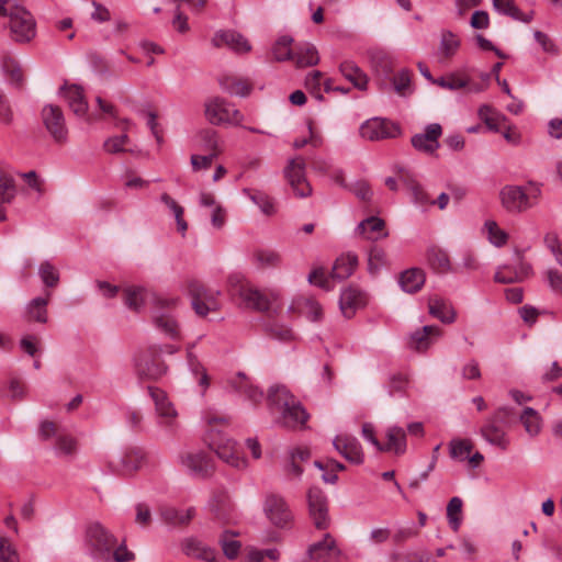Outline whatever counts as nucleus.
<instances>
[{
  "instance_id": "f257e3e1",
  "label": "nucleus",
  "mask_w": 562,
  "mask_h": 562,
  "mask_svg": "<svg viewBox=\"0 0 562 562\" xmlns=\"http://www.w3.org/2000/svg\"><path fill=\"white\" fill-rule=\"evenodd\" d=\"M86 546L89 554L98 561L130 562L135 559L124 542L119 543L117 538L97 521L86 529Z\"/></svg>"
},
{
  "instance_id": "f03ea898",
  "label": "nucleus",
  "mask_w": 562,
  "mask_h": 562,
  "mask_svg": "<svg viewBox=\"0 0 562 562\" xmlns=\"http://www.w3.org/2000/svg\"><path fill=\"white\" fill-rule=\"evenodd\" d=\"M268 405L277 414V424L296 429L305 426L310 415L285 385L276 384L269 389Z\"/></svg>"
},
{
  "instance_id": "7ed1b4c3",
  "label": "nucleus",
  "mask_w": 562,
  "mask_h": 562,
  "mask_svg": "<svg viewBox=\"0 0 562 562\" xmlns=\"http://www.w3.org/2000/svg\"><path fill=\"white\" fill-rule=\"evenodd\" d=\"M181 304L182 300L178 295H153L151 323L159 333L171 340H181L182 338L181 327L175 315Z\"/></svg>"
},
{
  "instance_id": "20e7f679",
  "label": "nucleus",
  "mask_w": 562,
  "mask_h": 562,
  "mask_svg": "<svg viewBox=\"0 0 562 562\" xmlns=\"http://www.w3.org/2000/svg\"><path fill=\"white\" fill-rule=\"evenodd\" d=\"M206 422L210 426L209 431L205 436V441L217 457L228 465L236 469H244L247 465V461L241 457L237 445L231 438H228L221 430L216 429V424H227L226 417H206Z\"/></svg>"
},
{
  "instance_id": "39448f33",
  "label": "nucleus",
  "mask_w": 562,
  "mask_h": 562,
  "mask_svg": "<svg viewBox=\"0 0 562 562\" xmlns=\"http://www.w3.org/2000/svg\"><path fill=\"white\" fill-rule=\"evenodd\" d=\"M541 195V186L529 182L528 186L507 184L499 191L502 206L509 213H522L537 204Z\"/></svg>"
},
{
  "instance_id": "423d86ee",
  "label": "nucleus",
  "mask_w": 562,
  "mask_h": 562,
  "mask_svg": "<svg viewBox=\"0 0 562 562\" xmlns=\"http://www.w3.org/2000/svg\"><path fill=\"white\" fill-rule=\"evenodd\" d=\"M228 288L233 296L240 300L247 308L266 311L269 307L267 296L254 286L244 276L234 273L228 278Z\"/></svg>"
},
{
  "instance_id": "0eeeda50",
  "label": "nucleus",
  "mask_w": 562,
  "mask_h": 562,
  "mask_svg": "<svg viewBox=\"0 0 562 562\" xmlns=\"http://www.w3.org/2000/svg\"><path fill=\"white\" fill-rule=\"evenodd\" d=\"M187 292L191 297V305L194 312L202 317H205L211 312H216L221 308L220 295L217 289L209 288L199 281H189Z\"/></svg>"
},
{
  "instance_id": "6e6552de",
  "label": "nucleus",
  "mask_w": 562,
  "mask_h": 562,
  "mask_svg": "<svg viewBox=\"0 0 562 562\" xmlns=\"http://www.w3.org/2000/svg\"><path fill=\"white\" fill-rule=\"evenodd\" d=\"M206 120L213 125L232 124L240 125L244 115L227 100L221 97H212L204 103Z\"/></svg>"
},
{
  "instance_id": "1a4fd4ad",
  "label": "nucleus",
  "mask_w": 562,
  "mask_h": 562,
  "mask_svg": "<svg viewBox=\"0 0 562 562\" xmlns=\"http://www.w3.org/2000/svg\"><path fill=\"white\" fill-rule=\"evenodd\" d=\"M9 27L13 41L26 43L36 35V23L33 15L21 5L9 7Z\"/></svg>"
},
{
  "instance_id": "9d476101",
  "label": "nucleus",
  "mask_w": 562,
  "mask_h": 562,
  "mask_svg": "<svg viewBox=\"0 0 562 562\" xmlns=\"http://www.w3.org/2000/svg\"><path fill=\"white\" fill-rule=\"evenodd\" d=\"M43 439H54L53 449L57 457L68 458L77 452V440L65 429L52 422H43L40 427Z\"/></svg>"
},
{
  "instance_id": "9b49d317",
  "label": "nucleus",
  "mask_w": 562,
  "mask_h": 562,
  "mask_svg": "<svg viewBox=\"0 0 562 562\" xmlns=\"http://www.w3.org/2000/svg\"><path fill=\"white\" fill-rule=\"evenodd\" d=\"M149 394L155 403L158 424L169 434L176 432L179 427L178 412L167 394L156 387H149Z\"/></svg>"
},
{
  "instance_id": "f8f14e48",
  "label": "nucleus",
  "mask_w": 562,
  "mask_h": 562,
  "mask_svg": "<svg viewBox=\"0 0 562 562\" xmlns=\"http://www.w3.org/2000/svg\"><path fill=\"white\" fill-rule=\"evenodd\" d=\"M42 122L57 144H65L68 140V128L61 109L54 104H46L41 112Z\"/></svg>"
},
{
  "instance_id": "ddd939ff",
  "label": "nucleus",
  "mask_w": 562,
  "mask_h": 562,
  "mask_svg": "<svg viewBox=\"0 0 562 562\" xmlns=\"http://www.w3.org/2000/svg\"><path fill=\"white\" fill-rule=\"evenodd\" d=\"M305 160L299 156L290 159L284 169L285 177L299 198H306L312 193L311 184L305 178Z\"/></svg>"
},
{
  "instance_id": "4468645a",
  "label": "nucleus",
  "mask_w": 562,
  "mask_h": 562,
  "mask_svg": "<svg viewBox=\"0 0 562 562\" xmlns=\"http://www.w3.org/2000/svg\"><path fill=\"white\" fill-rule=\"evenodd\" d=\"M310 516L317 529L329 526L328 499L319 487H311L307 492Z\"/></svg>"
},
{
  "instance_id": "2eb2a0df",
  "label": "nucleus",
  "mask_w": 562,
  "mask_h": 562,
  "mask_svg": "<svg viewBox=\"0 0 562 562\" xmlns=\"http://www.w3.org/2000/svg\"><path fill=\"white\" fill-rule=\"evenodd\" d=\"M182 469L192 477L204 479L213 471L210 457L203 451H192L180 456Z\"/></svg>"
},
{
  "instance_id": "dca6fc26",
  "label": "nucleus",
  "mask_w": 562,
  "mask_h": 562,
  "mask_svg": "<svg viewBox=\"0 0 562 562\" xmlns=\"http://www.w3.org/2000/svg\"><path fill=\"white\" fill-rule=\"evenodd\" d=\"M136 373L143 379L156 380L167 372L166 363L150 352H139L134 357Z\"/></svg>"
},
{
  "instance_id": "f3484780",
  "label": "nucleus",
  "mask_w": 562,
  "mask_h": 562,
  "mask_svg": "<svg viewBox=\"0 0 562 562\" xmlns=\"http://www.w3.org/2000/svg\"><path fill=\"white\" fill-rule=\"evenodd\" d=\"M360 134L366 139L380 140L396 137L400 134V127L389 120L373 117L360 126Z\"/></svg>"
},
{
  "instance_id": "a211bd4d",
  "label": "nucleus",
  "mask_w": 562,
  "mask_h": 562,
  "mask_svg": "<svg viewBox=\"0 0 562 562\" xmlns=\"http://www.w3.org/2000/svg\"><path fill=\"white\" fill-rule=\"evenodd\" d=\"M144 463V453L140 449L132 448L109 462L111 471L119 475H132Z\"/></svg>"
},
{
  "instance_id": "6ab92c4d",
  "label": "nucleus",
  "mask_w": 562,
  "mask_h": 562,
  "mask_svg": "<svg viewBox=\"0 0 562 562\" xmlns=\"http://www.w3.org/2000/svg\"><path fill=\"white\" fill-rule=\"evenodd\" d=\"M266 516L277 527H286L292 520V513L283 497L268 495L263 506Z\"/></svg>"
},
{
  "instance_id": "aec40b11",
  "label": "nucleus",
  "mask_w": 562,
  "mask_h": 562,
  "mask_svg": "<svg viewBox=\"0 0 562 562\" xmlns=\"http://www.w3.org/2000/svg\"><path fill=\"white\" fill-rule=\"evenodd\" d=\"M341 551L330 533H325L321 541L310 546L308 558L315 562H334Z\"/></svg>"
},
{
  "instance_id": "412c9836",
  "label": "nucleus",
  "mask_w": 562,
  "mask_h": 562,
  "mask_svg": "<svg viewBox=\"0 0 562 562\" xmlns=\"http://www.w3.org/2000/svg\"><path fill=\"white\" fill-rule=\"evenodd\" d=\"M442 134L441 125L438 123L428 124L425 132L412 137V145L415 149L426 154H434L439 148V137Z\"/></svg>"
},
{
  "instance_id": "4be33fe9",
  "label": "nucleus",
  "mask_w": 562,
  "mask_h": 562,
  "mask_svg": "<svg viewBox=\"0 0 562 562\" xmlns=\"http://www.w3.org/2000/svg\"><path fill=\"white\" fill-rule=\"evenodd\" d=\"M212 45L214 47H228L235 53H247L251 46L246 37L236 31H217L212 37Z\"/></svg>"
},
{
  "instance_id": "5701e85b",
  "label": "nucleus",
  "mask_w": 562,
  "mask_h": 562,
  "mask_svg": "<svg viewBox=\"0 0 562 562\" xmlns=\"http://www.w3.org/2000/svg\"><path fill=\"white\" fill-rule=\"evenodd\" d=\"M64 97L67 100L69 108L77 116H87V122L89 123L99 120V117L95 114L88 115V103L85 99L81 87L77 85H70L65 87Z\"/></svg>"
},
{
  "instance_id": "b1692460",
  "label": "nucleus",
  "mask_w": 562,
  "mask_h": 562,
  "mask_svg": "<svg viewBox=\"0 0 562 562\" xmlns=\"http://www.w3.org/2000/svg\"><path fill=\"white\" fill-rule=\"evenodd\" d=\"M227 385L232 391L244 395L252 404H258L263 398V392L241 372L231 378Z\"/></svg>"
},
{
  "instance_id": "393cba45",
  "label": "nucleus",
  "mask_w": 562,
  "mask_h": 562,
  "mask_svg": "<svg viewBox=\"0 0 562 562\" xmlns=\"http://www.w3.org/2000/svg\"><path fill=\"white\" fill-rule=\"evenodd\" d=\"M333 445L346 460L356 464L363 462V451L357 438L340 435L334 439Z\"/></svg>"
},
{
  "instance_id": "a878e982",
  "label": "nucleus",
  "mask_w": 562,
  "mask_h": 562,
  "mask_svg": "<svg viewBox=\"0 0 562 562\" xmlns=\"http://www.w3.org/2000/svg\"><path fill=\"white\" fill-rule=\"evenodd\" d=\"M441 336V329L435 325H426L411 334L408 345L412 349L424 352Z\"/></svg>"
},
{
  "instance_id": "bb28decb",
  "label": "nucleus",
  "mask_w": 562,
  "mask_h": 562,
  "mask_svg": "<svg viewBox=\"0 0 562 562\" xmlns=\"http://www.w3.org/2000/svg\"><path fill=\"white\" fill-rule=\"evenodd\" d=\"M366 304V295L355 286H348L341 291L339 307L345 317L350 318L356 311Z\"/></svg>"
},
{
  "instance_id": "cd10ccee",
  "label": "nucleus",
  "mask_w": 562,
  "mask_h": 562,
  "mask_svg": "<svg viewBox=\"0 0 562 562\" xmlns=\"http://www.w3.org/2000/svg\"><path fill=\"white\" fill-rule=\"evenodd\" d=\"M531 273V267L528 263L519 262L517 266L504 265L497 268L494 280L498 283L521 282Z\"/></svg>"
},
{
  "instance_id": "c85d7f7f",
  "label": "nucleus",
  "mask_w": 562,
  "mask_h": 562,
  "mask_svg": "<svg viewBox=\"0 0 562 562\" xmlns=\"http://www.w3.org/2000/svg\"><path fill=\"white\" fill-rule=\"evenodd\" d=\"M199 202L202 207L207 210V214L210 215L212 227L215 229L223 228L226 223V211L216 201L214 194L203 192L200 194Z\"/></svg>"
},
{
  "instance_id": "c756f323",
  "label": "nucleus",
  "mask_w": 562,
  "mask_h": 562,
  "mask_svg": "<svg viewBox=\"0 0 562 562\" xmlns=\"http://www.w3.org/2000/svg\"><path fill=\"white\" fill-rule=\"evenodd\" d=\"M194 346L195 344H189L187 347V364L189 371L196 380L198 386L200 387V393L204 395L210 386V378L205 367L199 361L198 357L193 353Z\"/></svg>"
},
{
  "instance_id": "7c9ffc66",
  "label": "nucleus",
  "mask_w": 562,
  "mask_h": 562,
  "mask_svg": "<svg viewBox=\"0 0 562 562\" xmlns=\"http://www.w3.org/2000/svg\"><path fill=\"white\" fill-rule=\"evenodd\" d=\"M153 295L157 294L149 292L144 286L130 285L124 289L123 300L127 308L140 312L148 300L153 303Z\"/></svg>"
},
{
  "instance_id": "2f4dec72",
  "label": "nucleus",
  "mask_w": 562,
  "mask_h": 562,
  "mask_svg": "<svg viewBox=\"0 0 562 562\" xmlns=\"http://www.w3.org/2000/svg\"><path fill=\"white\" fill-rule=\"evenodd\" d=\"M289 311L300 313L312 322H319L323 317L321 304L308 296L296 297L290 305Z\"/></svg>"
},
{
  "instance_id": "473e14b6",
  "label": "nucleus",
  "mask_w": 562,
  "mask_h": 562,
  "mask_svg": "<svg viewBox=\"0 0 562 562\" xmlns=\"http://www.w3.org/2000/svg\"><path fill=\"white\" fill-rule=\"evenodd\" d=\"M384 225L385 224L383 220L371 216L358 224L356 234L368 240H378L387 236Z\"/></svg>"
},
{
  "instance_id": "72a5a7b5",
  "label": "nucleus",
  "mask_w": 562,
  "mask_h": 562,
  "mask_svg": "<svg viewBox=\"0 0 562 562\" xmlns=\"http://www.w3.org/2000/svg\"><path fill=\"white\" fill-rule=\"evenodd\" d=\"M386 442L378 451L403 454L406 451V434L402 427L392 426L386 430Z\"/></svg>"
},
{
  "instance_id": "f704fd0d",
  "label": "nucleus",
  "mask_w": 562,
  "mask_h": 562,
  "mask_svg": "<svg viewBox=\"0 0 562 562\" xmlns=\"http://www.w3.org/2000/svg\"><path fill=\"white\" fill-rule=\"evenodd\" d=\"M250 262L259 270L277 268L281 263V256L270 248H257L250 255Z\"/></svg>"
},
{
  "instance_id": "c9c22d12",
  "label": "nucleus",
  "mask_w": 562,
  "mask_h": 562,
  "mask_svg": "<svg viewBox=\"0 0 562 562\" xmlns=\"http://www.w3.org/2000/svg\"><path fill=\"white\" fill-rule=\"evenodd\" d=\"M218 82H220L221 88L225 92L229 93L231 95H236V97H241V98L247 97L252 89L251 83L247 79H244V78H240L237 76H233V75L222 76L220 78Z\"/></svg>"
},
{
  "instance_id": "e433bc0d",
  "label": "nucleus",
  "mask_w": 562,
  "mask_h": 562,
  "mask_svg": "<svg viewBox=\"0 0 562 562\" xmlns=\"http://www.w3.org/2000/svg\"><path fill=\"white\" fill-rule=\"evenodd\" d=\"M358 265V257L348 252L338 257L331 269L330 278L341 281L352 274Z\"/></svg>"
},
{
  "instance_id": "4c0bfd02",
  "label": "nucleus",
  "mask_w": 562,
  "mask_h": 562,
  "mask_svg": "<svg viewBox=\"0 0 562 562\" xmlns=\"http://www.w3.org/2000/svg\"><path fill=\"white\" fill-rule=\"evenodd\" d=\"M481 436L493 446L502 450H506L509 446V438L506 432L499 428L494 422H487L480 429Z\"/></svg>"
},
{
  "instance_id": "58836bf2",
  "label": "nucleus",
  "mask_w": 562,
  "mask_h": 562,
  "mask_svg": "<svg viewBox=\"0 0 562 562\" xmlns=\"http://www.w3.org/2000/svg\"><path fill=\"white\" fill-rule=\"evenodd\" d=\"M50 293L46 297L32 299L25 306V317L29 322H37L45 324L48 319L47 305L49 302Z\"/></svg>"
},
{
  "instance_id": "ea45409f",
  "label": "nucleus",
  "mask_w": 562,
  "mask_h": 562,
  "mask_svg": "<svg viewBox=\"0 0 562 562\" xmlns=\"http://www.w3.org/2000/svg\"><path fill=\"white\" fill-rule=\"evenodd\" d=\"M339 70L341 75L350 81L355 88L367 90L368 76L352 60H345L340 64Z\"/></svg>"
},
{
  "instance_id": "a19ab883",
  "label": "nucleus",
  "mask_w": 562,
  "mask_h": 562,
  "mask_svg": "<svg viewBox=\"0 0 562 562\" xmlns=\"http://www.w3.org/2000/svg\"><path fill=\"white\" fill-rule=\"evenodd\" d=\"M429 314L445 324L456 321V312L450 303L438 296L430 297L428 302Z\"/></svg>"
},
{
  "instance_id": "79ce46f5",
  "label": "nucleus",
  "mask_w": 562,
  "mask_h": 562,
  "mask_svg": "<svg viewBox=\"0 0 562 562\" xmlns=\"http://www.w3.org/2000/svg\"><path fill=\"white\" fill-rule=\"evenodd\" d=\"M426 280L425 272L418 268L404 271L400 277V285L407 293H415L422 289Z\"/></svg>"
},
{
  "instance_id": "37998d69",
  "label": "nucleus",
  "mask_w": 562,
  "mask_h": 562,
  "mask_svg": "<svg viewBox=\"0 0 562 562\" xmlns=\"http://www.w3.org/2000/svg\"><path fill=\"white\" fill-rule=\"evenodd\" d=\"M211 512L221 521H228L233 512V504L226 493L215 494L209 503Z\"/></svg>"
},
{
  "instance_id": "c03bdc74",
  "label": "nucleus",
  "mask_w": 562,
  "mask_h": 562,
  "mask_svg": "<svg viewBox=\"0 0 562 562\" xmlns=\"http://www.w3.org/2000/svg\"><path fill=\"white\" fill-rule=\"evenodd\" d=\"M194 508L178 509L171 506L160 508V516L165 522L173 526L188 524L194 516Z\"/></svg>"
},
{
  "instance_id": "a18cd8bd",
  "label": "nucleus",
  "mask_w": 562,
  "mask_h": 562,
  "mask_svg": "<svg viewBox=\"0 0 562 562\" xmlns=\"http://www.w3.org/2000/svg\"><path fill=\"white\" fill-rule=\"evenodd\" d=\"M297 67L314 66L319 61L316 47L310 43H302L295 47L294 60Z\"/></svg>"
},
{
  "instance_id": "49530a36",
  "label": "nucleus",
  "mask_w": 562,
  "mask_h": 562,
  "mask_svg": "<svg viewBox=\"0 0 562 562\" xmlns=\"http://www.w3.org/2000/svg\"><path fill=\"white\" fill-rule=\"evenodd\" d=\"M427 260L430 267L438 273L445 274L452 271L449 255L441 248H429L427 251Z\"/></svg>"
},
{
  "instance_id": "de8ad7c7",
  "label": "nucleus",
  "mask_w": 562,
  "mask_h": 562,
  "mask_svg": "<svg viewBox=\"0 0 562 562\" xmlns=\"http://www.w3.org/2000/svg\"><path fill=\"white\" fill-rule=\"evenodd\" d=\"M477 115L485 123L487 128L493 132H498L506 122V116L488 104L481 105Z\"/></svg>"
},
{
  "instance_id": "09e8293b",
  "label": "nucleus",
  "mask_w": 562,
  "mask_h": 562,
  "mask_svg": "<svg viewBox=\"0 0 562 562\" xmlns=\"http://www.w3.org/2000/svg\"><path fill=\"white\" fill-rule=\"evenodd\" d=\"M401 181L404 183V186L407 188L411 194L412 202L418 206V207H426L429 204H432L427 195V193L424 191L422 186L412 177L409 176H401Z\"/></svg>"
},
{
  "instance_id": "8fccbe9b",
  "label": "nucleus",
  "mask_w": 562,
  "mask_h": 562,
  "mask_svg": "<svg viewBox=\"0 0 562 562\" xmlns=\"http://www.w3.org/2000/svg\"><path fill=\"white\" fill-rule=\"evenodd\" d=\"M519 419L530 437H536L540 434L542 429V417L536 409L531 407L524 408Z\"/></svg>"
},
{
  "instance_id": "3c124183",
  "label": "nucleus",
  "mask_w": 562,
  "mask_h": 562,
  "mask_svg": "<svg viewBox=\"0 0 562 562\" xmlns=\"http://www.w3.org/2000/svg\"><path fill=\"white\" fill-rule=\"evenodd\" d=\"M482 231L487 240L497 248L505 246L508 241V234L493 220L485 221Z\"/></svg>"
},
{
  "instance_id": "603ef678",
  "label": "nucleus",
  "mask_w": 562,
  "mask_h": 562,
  "mask_svg": "<svg viewBox=\"0 0 562 562\" xmlns=\"http://www.w3.org/2000/svg\"><path fill=\"white\" fill-rule=\"evenodd\" d=\"M459 37L451 31L445 30L441 32L439 54L446 59L453 57L460 48Z\"/></svg>"
},
{
  "instance_id": "864d4df0",
  "label": "nucleus",
  "mask_w": 562,
  "mask_h": 562,
  "mask_svg": "<svg viewBox=\"0 0 562 562\" xmlns=\"http://www.w3.org/2000/svg\"><path fill=\"white\" fill-rule=\"evenodd\" d=\"M473 449L472 441L464 438H453L449 442L450 458L456 461H464Z\"/></svg>"
},
{
  "instance_id": "5fc2aeb1",
  "label": "nucleus",
  "mask_w": 562,
  "mask_h": 562,
  "mask_svg": "<svg viewBox=\"0 0 562 562\" xmlns=\"http://www.w3.org/2000/svg\"><path fill=\"white\" fill-rule=\"evenodd\" d=\"M2 68L4 74L9 77L10 81L15 86H21L24 81V72L20 63L10 55L2 59Z\"/></svg>"
},
{
  "instance_id": "6e6d98bb",
  "label": "nucleus",
  "mask_w": 562,
  "mask_h": 562,
  "mask_svg": "<svg viewBox=\"0 0 562 562\" xmlns=\"http://www.w3.org/2000/svg\"><path fill=\"white\" fill-rule=\"evenodd\" d=\"M293 40L288 35L280 36L273 47L272 54L276 60L284 61V60H294V50L291 48Z\"/></svg>"
},
{
  "instance_id": "4d7b16f0",
  "label": "nucleus",
  "mask_w": 562,
  "mask_h": 562,
  "mask_svg": "<svg viewBox=\"0 0 562 562\" xmlns=\"http://www.w3.org/2000/svg\"><path fill=\"white\" fill-rule=\"evenodd\" d=\"M186 553L207 562H218L212 549L204 547L201 542L189 540L186 544Z\"/></svg>"
},
{
  "instance_id": "13d9d810",
  "label": "nucleus",
  "mask_w": 562,
  "mask_h": 562,
  "mask_svg": "<svg viewBox=\"0 0 562 562\" xmlns=\"http://www.w3.org/2000/svg\"><path fill=\"white\" fill-rule=\"evenodd\" d=\"M16 194V186L13 177L0 172V204L11 203Z\"/></svg>"
},
{
  "instance_id": "bf43d9fd",
  "label": "nucleus",
  "mask_w": 562,
  "mask_h": 562,
  "mask_svg": "<svg viewBox=\"0 0 562 562\" xmlns=\"http://www.w3.org/2000/svg\"><path fill=\"white\" fill-rule=\"evenodd\" d=\"M462 499L460 497H452L447 506V518L450 527L457 531L461 525Z\"/></svg>"
},
{
  "instance_id": "052dcab7",
  "label": "nucleus",
  "mask_w": 562,
  "mask_h": 562,
  "mask_svg": "<svg viewBox=\"0 0 562 562\" xmlns=\"http://www.w3.org/2000/svg\"><path fill=\"white\" fill-rule=\"evenodd\" d=\"M435 85L448 89V90H460L469 86V79L458 74H450L447 77H440L434 81Z\"/></svg>"
},
{
  "instance_id": "680f3d73",
  "label": "nucleus",
  "mask_w": 562,
  "mask_h": 562,
  "mask_svg": "<svg viewBox=\"0 0 562 562\" xmlns=\"http://www.w3.org/2000/svg\"><path fill=\"white\" fill-rule=\"evenodd\" d=\"M371 64L378 74L387 77L392 72V61L387 54L381 50L371 53Z\"/></svg>"
},
{
  "instance_id": "e2e57ef3",
  "label": "nucleus",
  "mask_w": 562,
  "mask_h": 562,
  "mask_svg": "<svg viewBox=\"0 0 562 562\" xmlns=\"http://www.w3.org/2000/svg\"><path fill=\"white\" fill-rule=\"evenodd\" d=\"M392 85L395 92L402 97L412 93L411 74L408 70L403 69L398 71L392 79Z\"/></svg>"
},
{
  "instance_id": "0e129e2a",
  "label": "nucleus",
  "mask_w": 562,
  "mask_h": 562,
  "mask_svg": "<svg viewBox=\"0 0 562 562\" xmlns=\"http://www.w3.org/2000/svg\"><path fill=\"white\" fill-rule=\"evenodd\" d=\"M38 274L46 286L54 288L59 282V272L49 261L41 263Z\"/></svg>"
},
{
  "instance_id": "69168bd1",
  "label": "nucleus",
  "mask_w": 562,
  "mask_h": 562,
  "mask_svg": "<svg viewBox=\"0 0 562 562\" xmlns=\"http://www.w3.org/2000/svg\"><path fill=\"white\" fill-rule=\"evenodd\" d=\"M130 138L127 134L109 137L104 142V149L109 154H119L127 150Z\"/></svg>"
},
{
  "instance_id": "338daca9",
  "label": "nucleus",
  "mask_w": 562,
  "mask_h": 562,
  "mask_svg": "<svg viewBox=\"0 0 562 562\" xmlns=\"http://www.w3.org/2000/svg\"><path fill=\"white\" fill-rule=\"evenodd\" d=\"M386 263L385 251L378 246L370 248L368 257V266L371 273L376 272L381 267Z\"/></svg>"
},
{
  "instance_id": "774afa93",
  "label": "nucleus",
  "mask_w": 562,
  "mask_h": 562,
  "mask_svg": "<svg viewBox=\"0 0 562 562\" xmlns=\"http://www.w3.org/2000/svg\"><path fill=\"white\" fill-rule=\"evenodd\" d=\"M0 562H20L19 553L8 538L0 536Z\"/></svg>"
}]
</instances>
